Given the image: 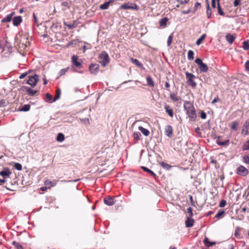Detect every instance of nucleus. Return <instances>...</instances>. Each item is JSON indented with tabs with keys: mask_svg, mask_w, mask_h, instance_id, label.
<instances>
[{
	"mask_svg": "<svg viewBox=\"0 0 249 249\" xmlns=\"http://www.w3.org/2000/svg\"><path fill=\"white\" fill-rule=\"evenodd\" d=\"M183 106L190 121H195L196 114L193 105L189 101H185Z\"/></svg>",
	"mask_w": 249,
	"mask_h": 249,
	"instance_id": "1",
	"label": "nucleus"
},
{
	"mask_svg": "<svg viewBox=\"0 0 249 249\" xmlns=\"http://www.w3.org/2000/svg\"><path fill=\"white\" fill-rule=\"evenodd\" d=\"M99 62L103 67H105L109 62L108 54L105 52H102L99 55Z\"/></svg>",
	"mask_w": 249,
	"mask_h": 249,
	"instance_id": "2",
	"label": "nucleus"
},
{
	"mask_svg": "<svg viewBox=\"0 0 249 249\" xmlns=\"http://www.w3.org/2000/svg\"><path fill=\"white\" fill-rule=\"evenodd\" d=\"M185 75L188 85L193 88H196V83L194 81L196 76L194 74L188 72H186Z\"/></svg>",
	"mask_w": 249,
	"mask_h": 249,
	"instance_id": "3",
	"label": "nucleus"
},
{
	"mask_svg": "<svg viewBox=\"0 0 249 249\" xmlns=\"http://www.w3.org/2000/svg\"><path fill=\"white\" fill-rule=\"evenodd\" d=\"M120 8L123 9L139 10V7L135 3L127 2L120 6Z\"/></svg>",
	"mask_w": 249,
	"mask_h": 249,
	"instance_id": "4",
	"label": "nucleus"
},
{
	"mask_svg": "<svg viewBox=\"0 0 249 249\" xmlns=\"http://www.w3.org/2000/svg\"><path fill=\"white\" fill-rule=\"evenodd\" d=\"M195 62L198 65L200 72H206L208 70L207 65L204 63L200 58H197L195 60Z\"/></svg>",
	"mask_w": 249,
	"mask_h": 249,
	"instance_id": "5",
	"label": "nucleus"
},
{
	"mask_svg": "<svg viewBox=\"0 0 249 249\" xmlns=\"http://www.w3.org/2000/svg\"><path fill=\"white\" fill-rule=\"evenodd\" d=\"M29 79L27 81V83L30 85L32 87L34 88L36 85L37 81L39 80V76L37 74L33 76H29Z\"/></svg>",
	"mask_w": 249,
	"mask_h": 249,
	"instance_id": "6",
	"label": "nucleus"
},
{
	"mask_svg": "<svg viewBox=\"0 0 249 249\" xmlns=\"http://www.w3.org/2000/svg\"><path fill=\"white\" fill-rule=\"evenodd\" d=\"M236 173L242 176H246L249 174L248 170L244 166L240 165L237 168Z\"/></svg>",
	"mask_w": 249,
	"mask_h": 249,
	"instance_id": "7",
	"label": "nucleus"
},
{
	"mask_svg": "<svg viewBox=\"0 0 249 249\" xmlns=\"http://www.w3.org/2000/svg\"><path fill=\"white\" fill-rule=\"evenodd\" d=\"M78 60V56L77 55H73L71 57V62L73 65L78 69H80L82 67V64L81 62Z\"/></svg>",
	"mask_w": 249,
	"mask_h": 249,
	"instance_id": "8",
	"label": "nucleus"
},
{
	"mask_svg": "<svg viewBox=\"0 0 249 249\" xmlns=\"http://www.w3.org/2000/svg\"><path fill=\"white\" fill-rule=\"evenodd\" d=\"M90 72L94 74H96L99 71V65L97 64H91L89 67Z\"/></svg>",
	"mask_w": 249,
	"mask_h": 249,
	"instance_id": "9",
	"label": "nucleus"
},
{
	"mask_svg": "<svg viewBox=\"0 0 249 249\" xmlns=\"http://www.w3.org/2000/svg\"><path fill=\"white\" fill-rule=\"evenodd\" d=\"M165 135L169 138H172L173 135V129L170 125H166L165 128Z\"/></svg>",
	"mask_w": 249,
	"mask_h": 249,
	"instance_id": "10",
	"label": "nucleus"
},
{
	"mask_svg": "<svg viewBox=\"0 0 249 249\" xmlns=\"http://www.w3.org/2000/svg\"><path fill=\"white\" fill-rule=\"evenodd\" d=\"M12 173L8 168H5L3 170L0 172V176L3 178L9 177Z\"/></svg>",
	"mask_w": 249,
	"mask_h": 249,
	"instance_id": "11",
	"label": "nucleus"
},
{
	"mask_svg": "<svg viewBox=\"0 0 249 249\" xmlns=\"http://www.w3.org/2000/svg\"><path fill=\"white\" fill-rule=\"evenodd\" d=\"M164 109L166 113H167L171 118H173L174 115V111L173 109L171 108L170 106L166 104L164 106Z\"/></svg>",
	"mask_w": 249,
	"mask_h": 249,
	"instance_id": "12",
	"label": "nucleus"
},
{
	"mask_svg": "<svg viewBox=\"0 0 249 249\" xmlns=\"http://www.w3.org/2000/svg\"><path fill=\"white\" fill-rule=\"evenodd\" d=\"M104 203L108 206H112L114 204L115 202L114 201V199L110 197V196H107L104 198Z\"/></svg>",
	"mask_w": 249,
	"mask_h": 249,
	"instance_id": "13",
	"label": "nucleus"
},
{
	"mask_svg": "<svg viewBox=\"0 0 249 249\" xmlns=\"http://www.w3.org/2000/svg\"><path fill=\"white\" fill-rule=\"evenodd\" d=\"M226 39L227 41L230 44H231L234 42V40L236 38V36L234 35L228 34L226 36Z\"/></svg>",
	"mask_w": 249,
	"mask_h": 249,
	"instance_id": "14",
	"label": "nucleus"
},
{
	"mask_svg": "<svg viewBox=\"0 0 249 249\" xmlns=\"http://www.w3.org/2000/svg\"><path fill=\"white\" fill-rule=\"evenodd\" d=\"M22 21V17L20 16L15 17L13 19V23L14 25L18 26Z\"/></svg>",
	"mask_w": 249,
	"mask_h": 249,
	"instance_id": "15",
	"label": "nucleus"
},
{
	"mask_svg": "<svg viewBox=\"0 0 249 249\" xmlns=\"http://www.w3.org/2000/svg\"><path fill=\"white\" fill-rule=\"evenodd\" d=\"M15 13L14 12H12L10 14H9L6 16V17L3 18L1 20V22L3 23L4 22H9L11 21L12 17L14 15H15Z\"/></svg>",
	"mask_w": 249,
	"mask_h": 249,
	"instance_id": "16",
	"label": "nucleus"
},
{
	"mask_svg": "<svg viewBox=\"0 0 249 249\" xmlns=\"http://www.w3.org/2000/svg\"><path fill=\"white\" fill-rule=\"evenodd\" d=\"M194 224V220L192 217H188L185 221V226L187 228H190L193 227Z\"/></svg>",
	"mask_w": 249,
	"mask_h": 249,
	"instance_id": "17",
	"label": "nucleus"
},
{
	"mask_svg": "<svg viewBox=\"0 0 249 249\" xmlns=\"http://www.w3.org/2000/svg\"><path fill=\"white\" fill-rule=\"evenodd\" d=\"M22 88L26 89L28 94L30 96H34L37 92L36 90H33L31 88H30L28 87L23 86Z\"/></svg>",
	"mask_w": 249,
	"mask_h": 249,
	"instance_id": "18",
	"label": "nucleus"
},
{
	"mask_svg": "<svg viewBox=\"0 0 249 249\" xmlns=\"http://www.w3.org/2000/svg\"><path fill=\"white\" fill-rule=\"evenodd\" d=\"M169 19L167 17H164L159 21V24L161 27L164 28L166 26L167 22L168 21Z\"/></svg>",
	"mask_w": 249,
	"mask_h": 249,
	"instance_id": "19",
	"label": "nucleus"
},
{
	"mask_svg": "<svg viewBox=\"0 0 249 249\" xmlns=\"http://www.w3.org/2000/svg\"><path fill=\"white\" fill-rule=\"evenodd\" d=\"M57 180H54L53 181L50 180L49 179H47L44 181V184L45 185H49L50 186L48 187L49 189H50L52 187H53L56 185L57 183Z\"/></svg>",
	"mask_w": 249,
	"mask_h": 249,
	"instance_id": "20",
	"label": "nucleus"
},
{
	"mask_svg": "<svg viewBox=\"0 0 249 249\" xmlns=\"http://www.w3.org/2000/svg\"><path fill=\"white\" fill-rule=\"evenodd\" d=\"M170 98L174 102H178L180 98L178 96L177 93H171L170 94Z\"/></svg>",
	"mask_w": 249,
	"mask_h": 249,
	"instance_id": "21",
	"label": "nucleus"
},
{
	"mask_svg": "<svg viewBox=\"0 0 249 249\" xmlns=\"http://www.w3.org/2000/svg\"><path fill=\"white\" fill-rule=\"evenodd\" d=\"M138 129L145 136H148L150 134V132L148 129L144 128L142 126H139Z\"/></svg>",
	"mask_w": 249,
	"mask_h": 249,
	"instance_id": "22",
	"label": "nucleus"
},
{
	"mask_svg": "<svg viewBox=\"0 0 249 249\" xmlns=\"http://www.w3.org/2000/svg\"><path fill=\"white\" fill-rule=\"evenodd\" d=\"M206 37V35L205 34H203L200 37H199L196 41V44L197 46L200 45L205 40Z\"/></svg>",
	"mask_w": 249,
	"mask_h": 249,
	"instance_id": "23",
	"label": "nucleus"
},
{
	"mask_svg": "<svg viewBox=\"0 0 249 249\" xmlns=\"http://www.w3.org/2000/svg\"><path fill=\"white\" fill-rule=\"evenodd\" d=\"M147 85L150 87H154V82L152 80V78L150 76L146 77Z\"/></svg>",
	"mask_w": 249,
	"mask_h": 249,
	"instance_id": "24",
	"label": "nucleus"
},
{
	"mask_svg": "<svg viewBox=\"0 0 249 249\" xmlns=\"http://www.w3.org/2000/svg\"><path fill=\"white\" fill-rule=\"evenodd\" d=\"M111 1H107L105 2L104 4L100 5V9L102 10L107 9L111 4Z\"/></svg>",
	"mask_w": 249,
	"mask_h": 249,
	"instance_id": "25",
	"label": "nucleus"
},
{
	"mask_svg": "<svg viewBox=\"0 0 249 249\" xmlns=\"http://www.w3.org/2000/svg\"><path fill=\"white\" fill-rule=\"evenodd\" d=\"M130 60L131 61L132 63H133V64H135L137 66L140 67V68H141L142 67V63L138 60H137V59H134L132 57H131L130 58Z\"/></svg>",
	"mask_w": 249,
	"mask_h": 249,
	"instance_id": "26",
	"label": "nucleus"
},
{
	"mask_svg": "<svg viewBox=\"0 0 249 249\" xmlns=\"http://www.w3.org/2000/svg\"><path fill=\"white\" fill-rule=\"evenodd\" d=\"M207 2V15L208 18H210L212 15V10L210 9V5L209 4L208 0H206Z\"/></svg>",
	"mask_w": 249,
	"mask_h": 249,
	"instance_id": "27",
	"label": "nucleus"
},
{
	"mask_svg": "<svg viewBox=\"0 0 249 249\" xmlns=\"http://www.w3.org/2000/svg\"><path fill=\"white\" fill-rule=\"evenodd\" d=\"M60 94H61V90L59 89H57L56 90V92H55L54 97L53 99V102H55V101L58 100L60 98Z\"/></svg>",
	"mask_w": 249,
	"mask_h": 249,
	"instance_id": "28",
	"label": "nucleus"
},
{
	"mask_svg": "<svg viewBox=\"0 0 249 249\" xmlns=\"http://www.w3.org/2000/svg\"><path fill=\"white\" fill-rule=\"evenodd\" d=\"M204 243L207 247H211L216 244L215 242H211L209 241L207 238H205L204 240Z\"/></svg>",
	"mask_w": 249,
	"mask_h": 249,
	"instance_id": "29",
	"label": "nucleus"
},
{
	"mask_svg": "<svg viewBox=\"0 0 249 249\" xmlns=\"http://www.w3.org/2000/svg\"><path fill=\"white\" fill-rule=\"evenodd\" d=\"M30 109V105H25L22 107L18 108V111H28Z\"/></svg>",
	"mask_w": 249,
	"mask_h": 249,
	"instance_id": "30",
	"label": "nucleus"
},
{
	"mask_svg": "<svg viewBox=\"0 0 249 249\" xmlns=\"http://www.w3.org/2000/svg\"><path fill=\"white\" fill-rule=\"evenodd\" d=\"M133 138L137 141H140L141 139L142 135L139 132H135L133 134Z\"/></svg>",
	"mask_w": 249,
	"mask_h": 249,
	"instance_id": "31",
	"label": "nucleus"
},
{
	"mask_svg": "<svg viewBox=\"0 0 249 249\" xmlns=\"http://www.w3.org/2000/svg\"><path fill=\"white\" fill-rule=\"evenodd\" d=\"M65 136L64 135L63 133H58L57 137H56V141L58 142H62L64 140Z\"/></svg>",
	"mask_w": 249,
	"mask_h": 249,
	"instance_id": "32",
	"label": "nucleus"
},
{
	"mask_svg": "<svg viewBox=\"0 0 249 249\" xmlns=\"http://www.w3.org/2000/svg\"><path fill=\"white\" fill-rule=\"evenodd\" d=\"M216 143L219 145L226 146V145H228V144L229 143V140H228L225 142H221V141H219V140H217L216 141Z\"/></svg>",
	"mask_w": 249,
	"mask_h": 249,
	"instance_id": "33",
	"label": "nucleus"
},
{
	"mask_svg": "<svg viewBox=\"0 0 249 249\" xmlns=\"http://www.w3.org/2000/svg\"><path fill=\"white\" fill-rule=\"evenodd\" d=\"M242 149L243 151L249 150V140H248L243 144Z\"/></svg>",
	"mask_w": 249,
	"mask_h": 249,
	"instance_id": "34",
	"label": "nucleus"
},
{
	"mask_svg": "<svg viewBox=\"0 0 249 249\" xmlns=\"http://www.w3.org/2000/svg\"><path fill=\"white\" fill-rule=\"evenodd\" d=\"M142 168L143 169V171L149 173L153 177H155L156 176V174L152 170H150L148 168L144 166H142Z\"/></svg>",
	"mask_w": 249,
	"mask_h": 249,
	"instance_id": "35",
	"label": "nucleus"
},
{
	"mask_svg": "<svg viewBox=\"0 0 249 249\" xmlns=\"http://www.w3.org/2000/svg\"><path fill=\"white\" fill-rule=\"evenodd\" d=\"M160 165L163 168L166 170H169L171 167V165L164 162H160Z\"/></svg>",
	"mask_w": 249,
	"mask_h": 249,
	"instance_id": "36",
	"label": "nucleus"
},
{
	"mask_svg": "<svg viewBox=\"0 0 249 249\" xmlns=\"http://www.w3.org/2000/svg\"><path fill=\"white\" fill-rule=\"evenodd\" d=\"M12 245L14 246L17 249H23V248L22 246V245L20 243L17 242L16 241H13Z\"/></svg>",
	"mask_w": 249,
	"mask_h": 249,
	"instance_id": "37",
	"label": "nucleus"
},
{
	"mask_svg": "<svg viewBox=\"0 0 249 249\" xmlns=\"http://www.w3.org/2000/svg\"><path fill=\"white\" fill-rule=\"evenodd\" d=\"M225 214V211L224 210L219 211L215 215V217L217 218H221Z\"/></svg>",
	"mask_w": 249,
	"mask_h": 249,
	"instance_id": "38",
	"label": "nucleus"
},
{
	"mask_svg": "<svg viewBox=\"0 0 249 249\" xmlns=\"http://www.w3.org/2000/svg\"><path fill=\"white\" fill-rule=\"evenodd\" d=\"M194 52L192 50H189L188 52V55H187L188 59L189 60H193L194 58Z\"/></svg>",
	"mask_w": 249,
	"mask_h": 249,
	"instance_id": "39",
	"label": "nucleus"
},
{
	"mask_svg": "<svg viewBox=\"0 0 249 249\" xmlns=\"http://www.w3.org/2000/svg\"><path fill=\"white\" fill-rule=\"evenodd\" d=\"M217 10L218 14L221 16L224 15V12L223 11L219 3V1H217Z\"/></svg>",
	"mask_w": 249,
	"mask_h": 249,
	"instance_id": "40",
	"label": "nucleus"
},
{
	"mask_svg": "<svg viewBox=\"0 0 249 249\" xmlns=\"http://www.w3.org/2000/svg\"><path fill=\"white\" fill-rule=\"evenodd\" d=\"M242 160L245 163L247 164H249V154L243 156Z\"/></svg>",
	"mask_w": 249,
	"mask_h": 249,
	"instance_id": "41",
	"label": "nucleus"
},
{
	"mask_svg": "<svg viewBox=\"0 0 249 249\" xmlns=\"http://www.w3.org/2000/svg\"><path fill=\"white\" fill-rule=\"evenodd\" d=\"M243 48L245 50H248L249 49V41H245L243 43Z\"/></svg>",
	"mask_w": 249,
	"mask_h": 249,
	"instance_id": "42",
	"label": "nucleus"
},
{
	"mask_svg": "<svg viewBox=\"0 0 249 249\" xmlns=\"http://www.w3.org/2000/svg\"><path fill=\"white\" fill-rule=\"evenodd\" d=\"M238 123L237 122H232L231 123V128L234 130H237V128H238Z\"/></svg>",
	"mask_w": 249,
	"mask_h": 249,
	"instance_id": "43",
	"label": "nucleus"
},
{
	"mask_svg": "<svg viewBox=\"0 0 249 249\" xmlns=\"http://www.w3.org/2000/svg\"><path fill=\"white\" fill-rule=\"evenodd\" d=\"M14 167L18 171H21L22 169L21 164L18 162L14 163Z\"/></svg>",
	"mask_w": 249,
	"mask_h": 249,
	"instance_id": "44",
	"label": "nucleus"
},
{
	"mask_svg": "<svg viewBox=\"0 0 249 249\" xmlns=\"http://www.w3.org/2000/svg\"><path fill=\"white\" fill-rule=\"evenodd\" d=\"M245 126H246V135H248L249 134V120L246 122Z\"/></svg>",
	"mask_w": 249,
	"mask_h": 249,
	"instance_id": "45",
	"label": "nucleus"
},
{
	"mask_svg": "<svg viewBox=\"0 0 249 249\" xmlns=\"http://www.w3.org/2000/svg\"><path fill=\"white\" fill-rule=\"evenodd\" d=\"M187 213L189 214L188 216V217H192L193 216V209L191 207H189L187 208Z\"/></svg>",
	"mask_w": 249,
	"mask_h": 249,
	"instance_id": "46",
	"label": "nucleus"
},
{
	"mask_svg": "<svg viewBox=\"0 0 249 249\" xmlns=\"http://www.w3.org/2000/svg\"><path fill=\"white\" fill-rule=\"evenodd\" d=\"M46 98L47 99V100L48 102H51L52 100H53V96L50 94L47 93L45 95Z\"/></svg>",
	"mask_w": 249,
	"mask_h": 249,
	"instance_id": "47",
	"label": "nucleus"
},
{
	"mask_svg": "<svg viewBox=\"0 0 249 249\" xmlns=\"http://www.w3.org/2000/svg\"><path fill=\"white\" fill-rule=\"evenodd\" d=\"M69 67L63 69L59 71L60 75H63L66 73V72L68 71Z\"/></svg>",
	"mask_w": 249,
	"mask_h": 249,
	"instance_id": "48",
	"label": "nucleus"
},
{
	"mask_svg": "<svg viewBox=\"0 0 249 249\" xmlns=\"http://www.w3.org/2000/svg\"><path fill=\"white\" fill-rule=\"evenodd\" d=\"M173 39V36L171 35L169 36L168 39H167V45L168 46H170L172 43Z\"/></svg>",
	"mask_w": 249,
	"mask_h": 249,
	"instance_id": "49",
	"label": "nucleus"
},
{
	"mask_svg": "<svg viewBox=\"0 0 249 249\" xmlns=\"http://www.w3.org/2000/svg\"><path fill=\"white\" fill-rule=\"evenodd\" d=\"M200 117L202 119H205L207 117V115L206 113L203 110L200 111Z\"/></svg>",
	"mask_w": 249,
	"mask_h": 249,
	"instance_id": "50",
	"label": "nucleus"
},
{
	"mask_svg": "<svg viewBox=\"0 0 249 249\" xmlns=\"http://www.w3.org/2000/svg\"><path fill=\"white\" fill-rule=\"evenodd\" d=\"M190 0H178V1L180 4H185L187 3Z\"/></svg>",
	"mask_w": 249,
	"mask_h": 249,
	"instance_id": "51",
	"label": "nucleus"
},
{
	"mask_svg": "<svg viewBox=\"0 0 249 249\" xmlns=\"http://www.w3.org/2000/svg\"><path fill=\"white\" fill-rule=\"evenodd\" d=\"M226 204V201L225 200H222L220 202L219 207H224L225 206Z\"/></svg>",
	"mask_w": 249,
	"mask_h": 249,
	"instance_id": "52",
	"label": "nucleus"
},
{
	"mask_svg": "<svg viewBox=\"0 0 249 249\" xmlns=\"http://www.w3.org/2000/svg\"><path fill=\"white\" fill-rule=\"evenodd\" d=\"M241 3V0H234L233 2V5L235 7L237 6L239 4H240Z\"/></svg>",
	"mask_w": 249,
	"mask_h": 249,
	"instance_id": "53",
	"label": "nucleus"
},
{
	"mask_svg": "<svg viewBox=\"0 0 249 249\" xmlns=\"http://www.w3.org/2000/svg\"><path fill=\"white\" fill-rule=\"evenodd\" d=\"M67 26L69 29H71L76 27V25L74 23L72 24H67Z\"/></svg>",
	"mask_w": 249,
	"mask_h": 249,
	"instance_id": "54",
	"label": "nucleus"
},
{
	"mask_svg": "<svg viewBox=\"0 0 249 249\" xmlns=\"http://www.w3.org/2000/svg\"><path fill=\"white\" fill-rule=\"evenodd\" d=\"M219 101V99L218 97V96H217L216 97H215L214 99H213V101H212V103L213 104H215V103H216V102H218Z\"/></svg>",
	"mask_w": 249,
	"mask_h": 249,
	"instance_id": "55",
	"label": "nucleus"
},
{
	"mask_svg": "<svg viewBox=\"0 0 249 249\" xmlns=\"http://www.w3.org/2000/svg\"><path fill=\"white\" fill-rule=\"evenodd\" d=\"M165 88H166V89L168 90H169V88H170V84L168 83V81H166L165 83Z\"/></svg>",
	"mask_w": 249,
	"mask_h": 249,
	"instance_id": "56",
	"label": "nucleus"
},
{
	"mask_svg": "<svg viewBox=\"0 0 249 249\" xmlns=\"http://www.w3.org/2000/svg\"><path fill=\"white\" fill-rule=\"evenodd\" d=\"M27 74H28L27 72H25V73H22L19 76V78L20 79H23L24 77H25L27 75Z\"/></svg>",
	"mask_w": 249,
	"mask_h": 249,
	"instance_id": "57",
	"label": "nucleus"
},
{
	"mask_svg": "<svg viewBox=\"0 0 249 249\" xmlns=\"http://www.w3.org/2000/svg\"><path fill=\"white\" fill-rule=\"evenodd\" d=\"M212 6L213 8H215L216 7L215 0H212Z\"/></svg>",
	"mask_w": 249,
	"mask_h": 249,
	"instance_id": "58",
	"label": "nucleus"
},
{
	"mask_svg": "<svg viewBox=\"0 0 249 249\" xmlns=\"http://www.w3.org/2000/svg\"><path fill=\"white\" fill-rule=\"evenodd\" d=\"M245 67L247 70L249 71V61H247L245 63Z\"/></svg>",
	"mask_w": 249,
	"mask_h": 249,
	"instance_id": "59",
	"label": "nucleus"
},
{
	"mask_svg": "<svg viewBox=\"0 0 249 249\" xmlns=\"http://www.w3.org/2000/svg\"><path fill=\"white\" fill-rule=\"evenodd\" d=\"M62 5L66 7H68L69 6L68 2L67 1H64L62 3Z\"/></svg>",
	"mask_w": 249,
	"mask_h": 249,
	"instance_id": "60",
	"label": "nucleus"
},
{
	"mask_svg": "<svg viewBox=\"0 0 249 249\" xmlns=\"http://www.w3.org/2000/svg\"><path fill=\"white\" fill-rule=\"evenodd\" d=\"M6 182V180L4 179H0V185L4 184Z\"/></svg>",
	"mask_w": 249,
	"mask_h": 249,
	"instance_id": "61",
	"label": "nucleus"
},
{
	"mask_svg": "<svg viewBox=\"0 0 249 249\" xmlns=\"http://www.w3.org/2000/svg\"><path fill=\"white\" fill-rule=\"evenodd\" d=\"M33 17H34V21L36 23H37V17L36 16L35 14L34 13L33 14Z\"/></svg>",
	"mask_w": 249,
	"mask_h": 249,
	"instance_id": "62",
	"label": "nucleus"
},
{
	"mask_svg": "<svg viewBox=\"0 0 249 249\" xmlns=\"http://www.w3.org/2000/svg\"><path fill=\"white\" fill-rule=\"evenodd\" d=\"M43 84L44 85H46L48 83L47 82V80L46 79V78H45V77H44L43 78Z\"/></svg>",
	"mask_w": 249,
	"mask_h": 249,
	"instance_id": "63",
	"label": "nucleus"
},
{
	"mask_svg": "<svg viewBox=\"0 0 249 249\" xmlns=\"http://www.w3.org/2000/svg\"><path fill=\"white\" fill-rule=\"evenodd\" d=\"M200 6H201L200 3H199V2H196V3H195V7H196V8H198V6H199V7H200Z\"/></svg>",
	"mask_w": 249,
	"mask_h": 249,
	"instance_id": "64",
	"label": "nucleus"
}]
</instances>
